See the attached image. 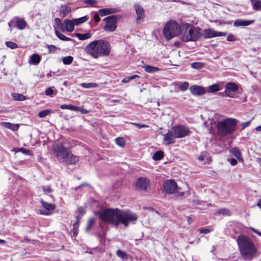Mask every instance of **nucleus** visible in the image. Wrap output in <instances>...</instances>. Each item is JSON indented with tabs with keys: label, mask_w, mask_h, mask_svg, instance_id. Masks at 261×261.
I'll list each match as a JSON object with an SVG mask.
<instances>
[{
	"label": "nucleus",
	"mask_w": 261,
	"mask_h": 261,
	"mask_svg": "<svg viewBox=\"0 0 261 261\" xmlns=\"http://www.w3.org/2000/svg\"><path fill=\"white\" fill-rule=\"evenodd\" d=\"M86 51L94 58L108 56L111 52L110 43L103 40H94L88 44Z\"/></svg>",
	"instance_id": "nucleus-1"
},
{
	"label": "nucleus",
	"mask_w": 261,
	"mask_h": 261,
	"mask_svg": "<svg viewBox=\"0 0 261 261\" xmlns=\"http://www.w3.org/2000/svg\"><path fill=\"white\" fill-rule=\"evenodd\" d=\"M237 242L241 254L246 259H252L257 253L253 242L248 237L242 234L238 236Z\"/></svg>",
	"instance_id": "nucleus-2"
},
{
	"label": "nucleus",
	"mask_w": 261,
	"mask_h": 261,
	"mask_svg": "<svg viewBox=\"0 0 261 261\" xmlns=\"http://www.w3.org/2000/svg\"><path fill=\"white\" fill-rule=\"evenodd\" d=\"M54 154L61 163L74 164L78 161L76 156L73 155L62 144H56L53 147Z\"/></svg>",
	"instance_id": "nucleus-3"
},
{
	"label": "nucleus",
	"mask_w": 261,
	"mask_h": 261,
	"mask_svg": "<svg viewBox=\"0 0 261 261\" xmlns=\"http://www.w3.org/2000/svg\"><path fill=\"white\" fill-rule=\"evenodd\" d=\"M237 124V120L232 118H227L220 121L217 123L219 135L225 137L231 134L234 131Z\"/></svg>",
	"instance_id": "nucleus-4"
},
{
	"label": "nucleus",
	"mask_w": 261,
	"mask_h": 261,
	"mask_svg": "<svg viewBox=\"0 0 261 261\" xmlns=\"http://www.w3.org/2000/svg\"><path fill=\"white\" fill-rule=\"evenodd\" d=\"M121 210L118 208H108L102 211L99 215L103 221L109 222L116 226L120 223Z\"/></svg>",
	"instance_id": "nucleus-5"
},
{
	"label": "nucleus",
	"mask_w": 261,
	"mask_h": 261,
	"mask_svg": "<svg viewBox=\"0 0 261 261\" xmlns=\"http://www.w3.org/2000/svg\"><path fill=\"white\" fill-rule=\"evenodd\" d=\"M185 29H186V31H189V33H191V35L188 37L186 36L185 38L186 42L189 41H195L202 36V34L200 33V29L193 27L191 24L180 23V31H184Z\"/></svg>",
	"instance_id": "nucleus-6"
},
{
	"label": "nucleus",
	"mask_w": 261,
	"mask_h": 261,
	"mask_svg": "<svg viewBox=\"0 0 261 261\" xmlns=\"http://www.w3.org/2000/svg\"><path fill=\"white\" fill-rule=\"evenodd\" d=\"M178 29L177 23L174 20L168 21L165 25L163 29V34L165 38L167 40L171 39L177 35V32Z\"/></svg>",
	"instance_id": "nucleus-7"
},
{
	"label": "nucleus",
	"mask_w": 261,
	"mask_h": 261,
	"mask_svg": "<svg viewBox=\"0 0 261 261\" xmlns=\"http://www.w3.org/2000/svg\"><path fill=\"white\" fill-rule=\"evenodd\" d=\"M179 138V126L173 127L171 130L163 135V142L165 145L174 143L175 139Z\"/></svg>",
	"instance_id": "nucleus-8"
},
{
	"label": "nucleus",
	"mask_w": 261,
	"mask_h": 261,
	"mask_svg": "<svg viewBox=\"0 0 261 261\" xmlns=\"http://www.w3.org/2000/svg\"><path fill=\"white\" fill-rule=\"evenodd\" d=\"M137 219L138 216L136 214L129 211L121 210L120 223L123 224L125 227H127L131 222L135 224Z\"/></svg>",
	"instance_id": "nucleus-9"
},
{
	"label": "nucleus",
	"mask_w": 261,
	"mask_h": 261,
	"mask_svg": "<svg viewBox=\"0 0 261 261\" xmlns=\"http://www.w3.org/2000/svg\"><path fill=\"white\" fill-rule=\"evenodd\" d=\"M103 21L106 23L103 30L107 32H113L117 28V18L115 15H111L105 17Z\"/></svg>",
	"instance_id": "nucleus-10"
},
{
	"label": "nucleus",
	"mask_w": 261,
	"mask_h": 261,
	"mask_svg": "<svg viewBox=\"0 0 261 261\" xmlns=\"http://www.w3.org/2000/svg\"><path fill=\"white\" fill-rule=\"evenodd\" d=\"M163 191L168 194H173L177 191L178 186L173 179L166 180L163 185Z\"/></svg>",
	"instance_id": "nucleus-11"
},
{
	"label": "nucleus",
	"mask_w": 261,
	"mask_h": 261,
	"mask_svg": "<svg viewBox=\"0 0 261 261\" xmlns=\"http://www.w3.org/2000/svg\"><path fill=\"white\" fill-rule=\"evenodd\" d=\"M224 93L225 95L231 98H233L235 96V92L239 89L238 85L232 82L228 83L225 85Z\"/></svg>",
	"instance_id": "nucleus-12"
},
{
	"label": "nucleus",
	"mask_w": 261,
	"mask_h": 261,
	"mask_svg": "<svg viewBox=\"0 0 261 261\" xmlns=\"http://www.w3.org/2000/svg\"><path fill=\"white\" fill-rule=\"evenodd\" d=\"M205 38H212L216 37L225 36L226 33L215 31L212 29H207L202 34Z\"/></svg>",
	"instance_id": "nucleus-13"
},
{
	"label": "nucleus",
	"mask_w": 261,
	"mask_h": 261,
	"mask_svg": "<svg viewBox=\"0 0 261 261\" xmlns=\"http://www.w3.org/2000/svg\"><path fill=\"white\" fill-rule=\"evenodd\" d=\"M149 180L145 177H139L136 181L135 186L140 190L146 191L149 186Z\"/></svg>",
	"instance_id": "nucleus-14"
},
{
	"label": "nucleus",
	"mask_w": 261,
	"mask_h": 261,
	"mask_svg": "<svg viewBox=\"0 0 261 261\" xmlns=\"http://www.w3.org/2000/svg\"><path fill=\"white\" fill-rule=\"evenodd\" d=\"M189 89L194 95H202L206 93L205 89L200 86L193 85L190 87Z\"/></svg>",
	"instance_id": "nucleus-15"
},
{
	"label": "nucleus",
	"mask_w": 261,
	"mask_h": 261,
	"mask_svg": "<svg viewBox=\"0 0 261 261\" xmlns=\"http://www.w3.org/2000/svg\"><path fill=\"white\" fill-rule=\"evenodd\" d=\"M42 203L44 210H39L40 214L45 215H49L51 214V211H53L55 208L54 204L48 203L42 200Z\"/></svg>",
	"instance_id": "nucleus-16"
},
{
	"label": "nucleus",
	"mask_w": 261,
	"mask_h": 261,
	"mask_svg": "<svg viewBox=\"0 0 261 261\" xmlns=\"http://www.w3.org/2000/svg\"><path fill=\"white\" fill-rule=\"evenodd\" d=\"M135 10L137 15V22L140 23L143 21L144 18V10L143 8L140 5L135 6Z\"/></svg>",
	"instance_id": "nucleus-17"
},
{
	"label": "nucleus",
	"mask_w": 261,
	"mask_h": 261,
	"mask_svg": "<svg viewBox=\"0 0 261 261\" xmlns=\"http://www.w3.org/2000/svg\"><path fill=\"white\" fill-rule=\"evenodd\" d=\"M119 10L116 8H103L98 10V13L101 16H105L107 15L115 14L118 12Z\"/></svg>",
	"instance_id": "nucleus-18"
},
{
	"label": "nucleus",
	"mask_w": 261,
	"mask_h": 261,
	"mask_svg": "<svg viewBox=\"0 0 261 261\" xmlns=\"http://www.w3.org/2000/svg\"><path fill=\"white\" fill-rule=\"evenodd\" d=\"M254 20H245L243 19H238L234 22V26L236 27L241 26H247L254 23Z\"/></svg>",
	"instance_id": "nucleus-19"
},
{
	"label": "nucleus",
	"mask_w": 261,
	"mask_h": 261,
	"mask_svg": "<svg viewBox=\"0 0 261 261\" xmlns=\"http://www.w3.org/2000/svg\"><path fill=\"white\" fill-rule=\"evenodd\" d=\"M1 125L4 126L7 128H9L13 131L17 130L19 126L17 124H13L10 122H2L1 123Z\"/></svg>",
	"instance_id": "nucleus-20"
},
{
	"label": "nucleus",
	"mask_w": 261,
	"mask_h": 261,
	"mask_svg": "<svg viewBox=\"0 0 261 261\" xmlns=\"http://www.w3.org/2000/svg\"><path fill=\"white\" fill-rule=\"evenodd\" d=\"M63 24L65 25L67 31L71 32L73 31L74 25L72 20L68 19H65L63 22Z\"/></svg>",
	"instance_id": "nucleus-21"
},
{
	"label": "nucleus",
	"mask_w": 261,
	"mask_h": 261,
	"mask_svg": "<svg viewBox=\"0 0 261 261\" xmlns=\"http://www.w3.org/2000/svg\"><path fill=\"white\" fill-rule=\"evenodd\" d=\"M71 12V8L67 5H62L60 9V15L64 17Z\"/></svg>",
	"instance_id": "nucleus-22"
},
{
	"label": "nucleus",
	"mask_w": 261,
	"mask_h": 261,
	"mask_svg": "<svg viewBox=\"0 0 261 261\" xmlns=\"http://www.w3.org/2000/svg\"><path fill=\"white\" fill-rule=\"evenodd\" d=\"M221 90V88L219 85L218 84H213L212 85H210L206 88V92L207 91L208 93H214L217 91H219Z\"/></svg>",
	"instance_id": "nucleus-23"
},
{
	"label": "nucleus",
	"mask_w": 261,
	"mask_h": 261,
	"mask_svg": "<svg viewBox=\"0 0 261 261\" xmlns=\"http://www.w3.org/2000/svg\"><path fill=\"white\" fill-rule=\"evenodd\" d=\"M40 56L38 54H35L31 57L29 63L32 64L37 65L40 62Z\"/></svg>",
	"instance_id": "nucleus-24"
},
{
	"label": "nucleus",
	"mask_w": 261,
	"mask_h": 261,
	"mask_svg": "<svg viewBox=\"0 0 261 261\" xmlns=\"http://www.w3.org/2000/svg\"><path fill=\"white\" fill-rule=\"evenodd\" d=\"M88 20V16H85L79 18L73 19H72L73 23L74 25H77L81 23L86 22Z\"/></svg>",
	"instance_id": "nucleus-25"
},
{
	"label": "nucleus",
	"mask_w": 261,
	"mask_h": 261,
	"mask_svg": "<svg viewBox=\"0 0 261 261\" xmlns=\"http://www.w3.org/2000/svg\"><path fill=\"white\" fill-rule=\"evenodd\" d=\"M191 132L189 128L184 125H180V138L190 135Z\"/></svg>",
	"instance_id": "nucleus-26"
},
{
	"label": "nucleus",
	"mask_w": 261,
	"mask_h": 261,
	"mask_svg": "<svg viewBox=\"0 0 261 261\" xmlns=\"http://www.w3.org/2000/svg\"><path fill=\"white\" fill-rule=\"evenodd\" d=\"M16 26L18 29L22 30L24 29L27 25V22L19 18H16Z\"/></svg>",
	"instance_id": "nucleus-27"
},
{
	"label": "nucleus",
	"mask_w": 261,
	"mask_h": 261,
	"mask_svg": "<svg viewBox=\"0 0 261 261\" xmlns=\"http://www.w3.org/2000/svg\"><path fill=\"white\" fill-rule=\"evenodd\" d=\"M252 8L256 11H261V1L260 0H250Z\"/></svg>",
	"instance_id": "nucleus-28"
},
{
	"label": "nucleus",
	"mask_w": 261,
	"mask_h": 261,
	"mask_svg": "<svg viewBox=\"0 0 261 261\" xmlns=\"http://www.w3.org/2000/svg\"><path fill=\"white\" fill-rule=\"evenodd\" d=\"M230 152L238 160H239V161L243 160V159L241 158V153L238 148H233L230 150Z\"/></svg>",
	"instance_id": "nucleus-29"
},
{
	"label": "nucleus",
	"mask_w": 261,
	"mask_h": 261,
	"mask_svg": "<svg viewBox=\"0 0 261 261\" xmlns=\"http://www.w3.org/2000/svg\"><path fill=\"white\" fill-rule=\"evenodd\" d=\"M91 35L92 34L90 32L85 34L76 33L75 34V37H77L79 39L81 40L88 39L91 37Z\"/></svg>",
	"instance_id": "nucleus-30"
},
{
	"label": "nucleus",
	"mask_w": 261,
	"mask_h": 261,
	"mask_svg": "<svg viewBox=\"0 0 261 261\" xmlns=\"http://www.w3.org/2000/svg\"><path fill=\"white\" fill-rule=\"evenodd\" d=\"M61 108L63 110L67 109L76 112L79 110V107L70 105H62L61 106Z\"/></svg>",
	"instance_id": "nucleus-31"
},
{
	"label": "nucleus",
	"mask_w": 261,
	"mask_h": 261,
	"mask_svg": "<svg viewBox=\"0 0 261 261\" xmlns=\"http://www.w3.org/2000/svg\"><path fill=\"white\" fill-rule=\"evenodd\" d=\"M164 152L162 150H159L155 152L152 156V159L155 161H158L162 159L164 156Z\"/></svg>",
	"instance_id": "nucleus-32"
},
{
	"label": "nucleus",
	"mask_w": 261,
	"mask_h": 261,
	"mask_svg": "<svg viewBox=\"0 0 261 261\" xmlns=\"http://www.w3.org/2000/svg\"><path fill=\"white\" fill-rule=\"evenodd\" d=\"M144 68L145 71L148 73H153L159 70L158 67L150 65H146L144 67Z\"/></svg>",
	"instance_id": "nucleus-33"
},
{
	"label": "nucleus",
	"mask_w": 261,
	"mask_h": 261,
	"mask_svg": "<svg viewBox=\"0 0 261 261\" xmlns=\"http://www.w3.org/2000/svg\"><path fill=\"white\" fill-rule=\"evenodd\" d=\"M81 86L84 88L89 89V88H97L98 87V85L95 83H83L81 84Z\"/></svg>",
	"instance_id": "nucleus-34"
},
{
	"label": "nucleus",
	"mask_w": 261,
	"mask_h": 261,
	"mask_svg": "<svg viewBox=\"0 0 261 261\" xmlns=\"http://www.w3.org/2000/svg\"><path fill=\"white\" fill-rule=\"evenodd\" d=\"M86 211L84 208L80 206L77 208L76 219L80 221L83 216L85 213Z\"/></svg>",
	"instance_id": "nucleus-35"
},
{
	"label": "nucleus",
	"mask_w": 261,
	"mask_h": 261,
	"mask_svg": "<svg viewBox=\"0 0 261 261\" xmlns=\"http://www.w3.org/2000/svg\"><path fill=\"white\" fill-rule=\"evenodd\" d=\"M216 213L218 214L228 216H229L231 215V212L228 209L225 208L218 210Z\"/></svg>",
	"instance_id": "nucleus-36"
},
{
	"label": "nucleus",
	"mask_w": 261,
	"mask_h": 261,
	"mask_svg": "<svg viewBox=\"0 0 261 261\" xmlns=\"http://www.w3.org/2000/svg\"><path fill=\"white\" fill-rule=\"evenodd\" d=\"M12 95L13 98L16 100L23 101L26 99L25 97L21 94L13 93Z\"/></svg>",
	"instance_id": "nucleus-37"
},
{
	"label": "nucleus",
	"mask_w": 261,
	"mask_h": 261,
	"mask_svg": "<svg viewBox=\"0 0 261 261\" xmlns=\"http://www.w3.org/2000/svg\"><path fill=\"white\" fill-rule=\"evenodd\" d=\"M55 34L56 36L61 40L63 41H69L71 39L64 36L63 34H62L61 32H60L58 31H55Z\"/></svg>",
	"instance_id": "nucleus-38"
},
{
	"label": "nucleus",
	"mask_w": 261,
	"mask_h": 261,
	"mask_svg": "<svg viewBox=\"0 0 261 261\" xmlns=\"http://www.w3.org/2000/svg\"><path fill=\"white\" fill-rule=\"evenodd\" d=\"M73 58L71 56L65 57L63 58V62L65 65H69L73 62Z\"/></svg>",
	"instance_id": "nucleus-39"
},
{
	"label": "nucleus",
	"mask_w": 261,
	"mask_h": 261,
	"mask_svg": "<svg viewBox=\"0 0 261 261\" xmlns=\"http://www.w3.org/2000/svg\"><path fill=\"white\" fill-rule=\"evenodd\" d=\"M80 221H78L77 219H76V221L75 223H74L73 226V233L74 236H77L78 233V228L79 226V223Z\"/></svg>",
	"instance_id": "nucleus-40"
},
{
	"label": "nucleus",
	"mask_w": 261,
	"mask_h": 261,
	"mask_svg": "<svg viewBox=\"0 0 261 261\" xmlns=\"http://www.w3.org/2000/svg\"><path fill=\"white\" fill-rule=\"evenodd\" d=\"M203 66V64L201 62H194L191 64V67L196 69H200Z\"/></svg>",
	"instance_id": "nucleus-41"
},
{
	"label": "nucleus",
	"mask_w": 261,
	"mask_h": 261,
	"mask_svg": "<svg viewBox=\"0 0 261 261\" xmlns=\"http://www.w3.org/2000/svg\"><path fill=\"white\" fill-rule=\"evenodd\" d=\"M116 254L119 257L122 259H127V254L124 251H122L120 250H118L116 252Z\"/></svg>",
	"instance_id": "nucleus-42"
},
{
	"label": "nucleus",
	"mask_w": 261,
	"mask_h": 261,
	"mask_svg": "<svg viewBox=\"0 0 261 261\" xmlns=\"http://www.w3.org/2000/svg\"><path fill=\"white\" fill-rule=\"evenodd\" d=\"M115 142L116 144L120 146H123L125 144V141L123 138L118 137L115 139Z\"/></svg>",
	"instance_id": "nucleus-43"
},
{
	"label": "nucleus",
	"mask_w": 261,
	"mask_h": 261,
	"mask_svg": "<svg viewBox=\"0 0 261 261\" xmlns=\"http://www.w3.org/2000/svg\"><path fill=\"white\" fill-rule=\"evenodd\" d=\"M50 112V110H45L40 111L38 113V116L40 118H43V117H45V116H47L48 115H49Z\"/></svg>",
	"instance_id": "nucleus-44"
},
{
	"label": "nucleus",
	"mask_w": 261,
	"mask_h": 261,
	"mask_svg": "<svg viewBox=\"0 0 261 261\" xmlns=\"http://www.w3.org/2000/svg\"><path fill=\"white\" fill-rule=\"evenodd\" d=\"M6 44L7 47L11 49H15L18 47L17 44L13 42L7 41L6 42Z\"/></svg>",
	"instance_id": "nucleus-45"
},
{
	"label": "nucleus",
	"mask_w": 261,
	"mask_h": 261,
	"mask_svg": "<svg viewBox=\"0 0 261 261\" xmlns=\"http://www.w3.org/2000/svg\"><path fill=\"white\" fill-rule=\"evenodd\" d=\"M20 152H22L23 154L32 155L33 153L32 151L29 149H27L24 148H20Z\"/></svg>",
	"instance_id": "nucleus-46"
},
{
	"label": "nucleus",
	"mask_w": 261,
	"mask_h": 261,
	"mask_svg": "<svg viewBox=\"0 0 261 261\" xmlns=\"http://www.w3.org/2000/svg\"><path fill=\"white\" fill-rule=\"evenodd\" d=\"M180 34L182 35V40L185 41V38L186 36L188 37L190 35H191V33H189V31H186V29H185L184 31H180Z\"/></svg>",
	"instance_id": "nucleus-47"
},
{
	"label": "nucleus",
	"mask_w": 261,
	"mask_h": 261,
	"mask_svg": "<svg viewBox=\"0 0 261 261\" xmlns=\"http://www.w3.org/2000/svg\"><path fill=\"white\" fill-rule=\"evenodd\" d=\"M42 189L44 192L46 194H49L51 192L52 190L49 186H42Z\"/></svg>",
	"instance_id": "nucleus-48"
},
{
	"label": "nucleus",
	"mask_w": 261,
	"mask_h": 261,
	"mask_svg": "<svg viewBox=\"0 0 261 261\" xmlns=\"http://www.w3.org/2000/svg\"><path fill=\"white\" fill-rule=\"evenodd\" d=\"M94 220L93 219L91 218V219H89L88 225L86 227V230H88L91 228V227L92 226V225L94 224Z\"/></svg>",
	"instance_id": "nucleus-49"
},
{
	"label": "nucleus",
	"mask_w": 261,
	"mask_h": 261,
	"mask_svg": "<svg viewBox=\"0 0 261 261\" xmlns=\"http://www.w3.org/2000/svg\"><path fill=\"white\" fill-rule=\"evenodd\" d=\"M189 87V83L188 82H184L180 84V90L185 91Z\"/></svg>",
	"instance_id": "nucleus-50"
},
{
	"label": "nucleus",
	"mask_w": 261,
	"mask_h": 261,
	"mask_svg": "<svg viewBox=\"0 0 261 261\" xmlns=\"http://www.w3.org/2000/svg\"><path fill=\"white\" fill-rule=\"evenodd\" d=\"M132 124L138 127L139 128L148 127V125L140 123H132Z\"/></svg>",
	"instance_id": "nucleus-51"
},
{
	"label": "nucleus",
	"mask_w": 261,
	"mask_h": 261,
	"mask_svg": "<svg viewBox=\"0 0 261 261\" xmlns=\"http://www.w3.org/2000/svg\"><path fill=\"white\" fill-rule=\"evenodd\" d=\"M47 48L49 53L54 52L57 49V47L54 45H48Z\"/></svg>",
	"instance_id": "nucleus-52"
},
{
	"label": "nucleus",
	"mask_w": 261,
	"mask_h": 261,
	"mask_svg": "<svg viewBox=\"0 0 261 261\" xmlns=\"http://www.w3.org/2000/svg\"><path fill=\"white\" fill-rule=\"evenodd\" d=\"M54 93V90L51 88H48L45 91V94L48 96H52Z\"/></svg>",
	"instance_id": "nucleus-53"
},
{
	"label": "nucleus",
	"mask_w": 261,
	"mask_h": 261,
	"mask_svg": "<svg viewBox=\"0 0 261 261\" xmlns=\"http://www.w3.org/2000/svg\"><path fill=\"white\" fill-rule=\"evenodd\" d=\"M84 3L87 5L92 6L97 3L95 0H85Z\"/></svg>",
	"instance_id": "nucleus-54"
},
{
	"label": "nucleus",
	"mask_w": 261,
	"mask_h": 261,
	"mask_svg": "<svg viewBox=\"0 0 261 261\" xmlns=\"http://www.w3.org/2000/svg\"><path fill=\"white\" fill-rule=\"evenodd\" d=\"M237 40L236 38L232 34H229L227 36V40L228 41H233Z\"/></svg>",
	"instance_id": "nucleus-55"
},
{
	"label": "nucleus",
	"mask_w": 261,
	"mask_h": 261,
	"mask_svg": "<svg viewBox=\"0 0 261 261\" xmlns=\"http://www.w3.org/2000/svg\"><path fill=\"white\" fill-rule=\"evenodd\" d=\"M250 122H251V120L242 123L241 124V126H242V129H243V128L247 127L248 126H249L250 125Z\"/></svg>",
	"instance_id": "nucleus-56"
},
{
	"label": "nucleus",
	"mask_w": 261,
	"mask_h": 261,
	"mask_svg": "<svg viewBox=\"0 0 261 261\" xmlns=\"http://www.w3.org/2000/svg\"><path fill=\"white\" fill-rule=\"evenodd\" d=\"M94 19L95 22H98L100 20L99 16L98 14H95L94 15Z\"/></svg>",
	"instance_id": "nucleus-57"
},
{
	"label": "nucleus",
	"mask_w": 261,
	"mask_h": 261,
	"mask_svg": "<svg viewBox=\"0 0 261 261\" xmlns=\"http://www.w3.org/2000/svg\"><path fill=\"white\" fill-rule=\"evenodd\" d=\"M250 229L254 233H256L259 236L261 237V232L258 231L257 230L255 229L253 227H250Z\"/></svg>",
	"instance_id": "nucleus-58"
},
{
	"label": "nucleus",
	"mask_w": 261,
	"mask_h": 261,
	"mask_svg": "<svg viewBox=\"0 0 261 261\" xmlns=\"http://www.w3.org/2000/svg\"><path fill=\"white\" fill-rule=\"evenodd\" d=\"M77 111H80L82 114H87L89 112L88 110L80 107H79V110Z\"/></svg>",
	"instance_id": "nucleus-59"
},
{
	"label": "nucleus",
	"mask_w": 261,
	"mask_h": 261,
	"mask_svg": "<svg viewBox=\"0 0 261 261\" xmlns=\"http://www.w3.org/2000/svg\"><path fill=\"white\" fill-rule=\"evenodd\" d=\"M211 230L208 229H200V232L202 233L206 234L209 233Z\"/></svg>",
	"instance_id": "nucleus-60"
},
{
	"label": "nucleus",
	"mask_w": 261,
	"mask_h": 261,
	"mask_svg": "<svg viewBox=\"0 0 261 261\" xmlns=\"http://www.w3.org/2000/svg\"><path fill=\"white\" fill-rule=\"evenodd\" d=\"M230 163L231 165L235 166V165H237L238 162H237V160L236 159H231L230 160Z\"/></svg>",
	"instance_id": "nucleus-61"
},
{
	"label": "nucleus",
	"mask_w": 261,
	"mask_h": 261,
	"mask_svg": "<svg viewBox=\"0 0 261 261\" xmlns=\"http://www.w3.org/2000/svg\"><path fill=\"white\" fill-rule=\"evenodd\" d=\"M204 124L205 126L207 128V129L208 130H211L212 129L213 126H212V124L211 122L210 123V125H207V122L204 123Z\"/></svg>",
	"instance_id": "nucleus-62"
},
{
	"label": "nucleus",
	"mask_w": 261,
	"mask_h": 261,
	"mask_svg": "<svg viewBox=\"0 0 261 261\" xmlns=\"http://www.w3.org/2000/svg\"><path fill=\"white\" fill-rule=\"evenodd\" d=\"M128 77H129V81H130L131 80H133L136 78H139V76L138 75H133L128 76Z\"/></svg>",
	"instance_id": "nucleus-63"
},
{
	"label": "nucleus",
	"mask_w": 261,
	"mask_h": 261,
	"mask_svg": "<svg viewBox=\"0 0 261 261\" xmlns=\"http://www.w3.org/2000/svg\"><path fill=\"white\" fill-rule=\"evenodd\" d=\"M129 81H129V77H126L122 80V82L123 83H126L129 82Z\"/></svg>",
	"instance_id": "nucleus-64"
}]
</instances>
